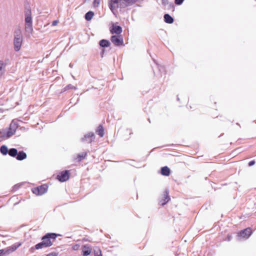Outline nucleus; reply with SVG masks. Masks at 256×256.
<instances>
[{
    "label": "nucleus",
    "instance_id": "1",
    "mask_svg": "<svg viewBox=\"0 0 256 256\" xmlns=\"http://www.w3.org/2000/svg\"><path fill=\"white\" fill-rule=\"evenodd\" d=\"M58 236L55 233H47L42 237V242L32 248V249L39 250L51 246Z\"/></svg>",
    "mask_w": 256,
    "mask_h": 256
},
{
    "label": "nucleus",
    "instance_id": "2",
    "mask_svg": "<svg viewBox=\"0 0 256 256\" xmlns=\"http://www.w3.org/2000/svg\"><path fill=\"white\" fill-rule=\"evenodd\" d=\"M130 4L128 0H110L109 6L110 10L114 12L118 8H124Z\"/></svg>",
    "mask_w": 256,
    "mask_h": 256
},
{
    "label": "nucleus",
    "instance_id": "3",
    "mask_svg": "<svg viewBox=\"0 0 256 256\" xmlns=\"http://www.w3.org/2000/svg\"><path fill=\"white\" fill-rule=\"evenodd\" d=\"M32 12L30 8H28L25 10V22L26 29H29L30 31L32 30Z\"/></svg>",
    "mask_w": 256,
    "mask_h": 256
},
{
    "label": "nucleus",
    "instance_id": "4",
    "mask_svg": "<svg viewBox=\"0 0 256 256\" xmlns=\"http://www.w3.org/2000/svg\"><path fill=\"white\" fill-rule=\"evenodd\" d=\"M48 190L47 184H42L32 189V192L36 196H40L45 194Z\"/></svg>",
    "mask_w": 256,
    "mask_h": 256
},
{
    "label": "nucleus",
    "instance_id": "5",
    "mask_svg": "<svg viewBox=\"0 0 256 256\" xmlns=\"http://www.w3.org/2000/svg\"><path fill=\"white\" fill-rule=\"evenodd\" d=\"M14 50L16 52L19 51L20 49L22 43V38L20 30H18V34L14 37Z\"/></svg>",
    "mask_w": 256,
    "mask_h": 256
},
{
    "label": "nucleus",
    "instance_id": "6",
    "mask_svg": "<svg viewBox=\"0 0 256 256\" xmlns=\"http://www.w3.org/2000/svg\"><path fill=\"white\" fill-rule=\"evenodd\" d=\"M70 172L69 170H63L59 172L56 176V179L60 182H64L69 179Z\"/></svg>",
    "mask_w": 256,
    "mask_h": 256
},
{
    "label": "nucleus",
    "instance_id": "7",
    "mask_svg": "<svg viewBox=\"0 0 256 256\" xmlns=\"http://www.w3.org/2000/svg\"><path fill=\"white\" fill-rule=\"evenodd\" d=\"M110 40L112 43L116 46H124V40L121 35H116L112 36Z\"/></svg>",
    "mask_w": 256,
    "mask_h": 256
},
{
    "label": "nucleus",
    "instance_id": "8",
    "mask_svg": "<svg viewBox=\"0 0 256 256\" xmlns=\"http://www.w3.org/2000/svg\"><path fill=\"white\" fill-rule=\"evenodd\" d=\"M252 234V231L250 228H247L240 230L238 234V236L240 238L246 239Z\"/></svg>",
    "mask_w": 256,
    "mask_h": 256
},
{
    "label": "nucleus",
    "instance_id": "9",
    "mask_svg": "<svg viewBox=\"0 0 256 256\" xmlns=\"http://www.w3.org/2000/svg\"><path fill=\"white\" fill-rule=\"evenodd\" d=\"M170 200L168 193L167 191H164L161 194L160 198L159 200V203L164 206L169 202Z\"/></svg>",
    "mask_w": 256,
    "mask_h": 256
},
{
    "label": "nucleus",
    "instance_id": "10",
    "mask_svg": "<svg viewBox=\"0 0 256 256\" xmlns=\"http://www.w3.org/2000/svg\"><path fill=\"white\" fill-rule=\"evenodd\" d=\"M21 244H16L13 245L12 246L8 248L6 250H0V256H2L4 254H10L12 252H14L20 246Z\"/></svg>",
    "mask_w": 256,
    "mask_h": 256
},
{
    "label": "nucleus",
    "instance_id": "11",
    "mask_svg": "<svg viewBox=\"0 0 256 256\" xmlns=\"http://www.w3.org/2000/svg\"><path fill=\"white\" fill-rule=\"evenodd\" d=\"M94 138L95 136L94 134L92 132H90L84 136L82 138V141L87 142L88 143H91L94 140Z\"/></svg>",
    "mask_w": 256,
    "mask_h": 256
},
{
    "label": "nucleus",
    "instance_id": "12",
    "mask_svg": "<svg viewBox=\"0 0 256 256\" xmlns=\"http://www.w3.org/2000/svg\"><path fill=\"white\" fill-rule=\"evenodd\" d=\"M110 32L112 34H115L116 35H120L122 32V28L120 26L112 24L110 29Z\"/></svg>",
    "mask_w": 256,
    "mask_h": 256
},
{
    "label": "nucleus",
    "instance_id": "13",
    "mask_svg": "<svg viewBox=\"0 0 256 256\" xmlns=\"http://www.w3.org/2000/svg\"><path fill=\"white\" fill-rule=\"evenodd\" d=\"M170 174V169L166 166L162 167L161 168V174L164 176H169Z\"/></svg>",
    "mask_w": 256,
    "mask_h": 256
},
{
    "label": "nucleus",
    "instance_id": "14",
    "mask_svg": "<svg viewBox=\"0 0 256 256\" xmlns=\"http://www.w3.org/2000/svg\"><path fill=\"white\" fill-rule=\"evenodd\" d=\"M26 154L23 151H20L18 152L16 158L18 160H22L26 158Z\"/></svg>",
    "mask_w": 256,
    "mask_h": 256
},
{
    "label": "nucleus",
    "instance_id": "15",
    "mask_svg": "<svg viewBox=\"0 0 256 256\" xmlns=\"http://www.w3.org/2000/svg\"><path fill=\"white\" fill-rule=\"evenodd\" d=\"M86 156V154L85 152H82L81 154H78L76 156L74 160L76 161L80 162L82 161V160L84 159Z\"/></svg>",
    "mask_w": 256,
    "mask_h": 256
},
{
    "label": "nucleus",
    "instance_id": "16",
    "mask_svg": "<svg viewBox=\"0 0 256 256\" xmlns=\"http://www.w3.org/2000/svg\"><path fill=\"white\" fill-rule=\"evenodd\" d=\"M164 22L168 24H172L174 22L173 18L168 14H165L164 16Z\"/></svg>",
    "mask_w": 256,
    "mask_h": 256
},
{
    "label": "nucleus",
    "instance_id": "17",
    "mask_svg": "<svg viewBox=\"0 0 256 256\" xmlns=\"http://www.w3.org/2000/svg\"><path fill=\"white\" fill-rule=\"evenodd\" d=\"M96 132L100 137H102L104 136V129L103 126L100 125L98 128Z\"/></svg>",
    "mask_w": 256,
    "mask_h": 256
},
{
    "label": "nucleus",
    "instance_id": "18",
    "mask_svg": "<svg viewBox=\"0 0 256 256\" xmlns=\"http://www.w3.org/2000/svg\"><path fill=\"white\" fill-rule=\"evenodd\" d=\"M83 255L86 256L89 255L91 252V249L86 246H84L82 248Z\"/></svg>",
    "mask_w": 256,
    "mask_h": 256
},
{
    "label": "nucleus",
    "instance_id": "19",
    "mask_svg": "<svg viewBox=\"0 0 256 256\" xmlns=\"http://www.w3.org/2000/svg\"><path fill=\"white\" fill-rule=\"evenodd\" d=\"M8 154L10 156H11L12 157L16 156V155L18 154V150L14 148H10L8 150Z\"/></svg>",
    "mask_w": 256,
    "mask_h": 256
},
{
    "label": "nucleus",
    "instance_id": "20",
    "mask_svg": "<svg viewBox=\"0 0 256 256\" xmlns=\"http://www.w3.org/2000/svg\"><path fill=\"white\" fill-rule=\"evenodd\" d=\"M94 16V12L90 11L88 12L85 15V18L86 20L90 21V20Z\"/></svg>",
    "mask_w": 256,
    "mask_h": 256
},
{
    "label": "nucleus",
    "instance_id": "21",
    "mask_svg": "<svg viewBox=\"0 0 256 256\" xmlns=\"http://www.w3.org/2000/svg\"><path fill=\"white\" fill-rule=\"evenodd\" d=\"M0 152L3 155H6L8 152V150L6 146L3 145L0 148Z\"/></svg>",
    "mask_w": 256,
    "mask_h": 256
},
{
    "label": "nucleus",
    "instance_id": "22",
    "mask_svg": "<svg viewBox=\"0 0 256 256\" xmlns=\"http://www.w3.org/2000/svg\"><path fill=\"white\" fill-rule=\"evenodd\" d=\"M100 45L102 47H108L110 46V42L108 40H102L100 42Z\"/></svg>",
    "mask_w": 256,
    "mask_h": 256
},
{
    "label": "nucleus",
    "instance_id": "23",
    "mask_svg": "<svg viewBox=\"0 0 256 256\" xmlns=\"http://www.w3.org/2000/svg\"><path fill=\"white\" fill-rule=\"evenodd\" d=\"M12 124L10 125V128L9 130L7 132L6 134V137L7 138H8L14 135V134L16 130H12Z\"/></svg>",
    "mask_w": 256,
    "mask_h": 256
},
{
    "label": "nucleus",
    "instance_id": "24",
    "mask_svg": "<svg viewBox=\"0 0 256 256\" xmlns=\"http://www.w3.org/2000/svg\"><path fill=\"white\" fill-rule=\"evenodd\" d=\"M100 2V0H94L93 2V6L94 7H98Z\"/></svg>",
    "mask_w": 256,
    "mask_h": 256
},
{
    "label": "nucleus",
    "instance_id": "25",
    "mask_svg": "<svg viewBox=\"0 0 256 256\" xmlns=\"http://www.w3.org/2000/svg\"><path fill=\"white\" fill-rule=\"evenodd\" d=\"M94 256H102L100 250L98 249L97 251H94Z\"/></svg>",
    "mask_w": 256,
    "mask_h": 256
},
{
    "label": "nucleus",
    "instance_id": "26",
    "mask_svg": "<svg viewBox=\"0 0 256 256\" xmlns=\"http://www.w3.org/2000/svg\"><path fill=\"white\" fill-rule=\"evenodd\" d=\"M184 0H174V2L176 4L180 5L181 4Z\"/></svg>",
    "mask_w": 256,
    "mask_h": 256
},
{
    "label": "nucleus",
    "instance_id": "27",
    "mask_svg": "<svg viewBox=\"0 0 256 256\" xmlns=\"http://www.w3.org/2000/svg\"><path fill=\"white\" fill-rule=\"evenodd\" d=\"M254 164H255V161L254 160H253L248 162V166H251L254 165Z\"/></svg>",
    "mask_w": 256,
    "mask_h": 256
},
{
    "label": "nucleus",
    "instance_id": "28",
    "mask_svg": "<svg viewBox=\"0 0 256 256\" xmlns=\"http://www.w3.org/2000/svg\"><path fill=\"white\" fill-rule=\"evenodd\" d=\"M58 21L57 20H56L53 21V22H52V25L53 26H56L58 24Z\"/></svg>",
    "mask_w": 256,
    "mask_h": 256
},
{
    "label": "nucleus",
    "instance_id": "29",
    "mask_svg": "<svg viewBox=\"0 0 256 256\" xmlns=\"http://www.w3.org/2000/svg\"><path fill=\"white\" fill-rule=\"evenodd\" d=\"M46 256H57V254L55 252H52L47 254Z\"/></svg>",
    "mask_w": 256,
    "mask_h": 256
},
{
    "label": "nucleus",
    "instance_id": "30",
    "mask_svg": "<svg viewBox=\"0 0 256 256\" xmlns=\"http://www.w3.org/2000/svg\"><path fill=\"white\" fill-rule=\"evenodd\" d=\"M3 65V64L2 62H0V70H2V66Z\"/></svg>",
    "mask_w": 256,
    "mask_h": 256
}]
</instances>
